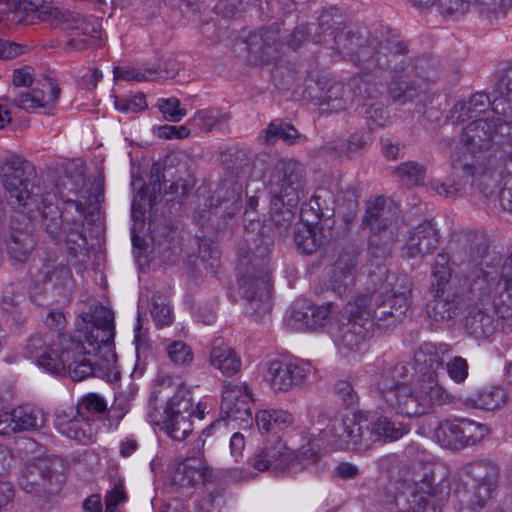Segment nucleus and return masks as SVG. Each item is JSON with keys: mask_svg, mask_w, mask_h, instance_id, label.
<instances>
[{"mask_svg": "<svg viewBox=\"0 0 512 512\" xmlns=\"http://www.w3.org/2000/svg\"><path fill=\"white\" fill-rule=\"evenodd\" d=\"M242 184L233 177L223 179L211 197V206L220 208L228 217L234 216L242 207Z\"/></svg>", "mask_w": 512, "mask_h": 512, "instance_id": "29", "label": "nucleus"}, {"mask_svg": "<svg viewBox=\"0 0 512 512\" xmlns=\"http://www.w3.org/2000/svg\"><path fill=\"white\" fill-rule=\"evenodd\" d=\"M369 432L372 436V443L377 440L395 441L408 432V428L402 423L392 422L385 416L378 417L370 422Z\"/></svg>", "mask_w": 512, "mask_h": 512, "instance_id": "50", "label": "nucleus"}, {"mask_svg": "<svg viewBox=\"0 0 512 512\" xmlns=\"http://www.w3.org/2000/svg\"><path fill=\"white\" fill-rule=\"evenodd\" d=\"M81 348L83 343L80 340L76 341L69 335H58L57 342L51 343L41 354L37 365L51 374L59 375L67 370V365L71 364V359L77 356Z\"/></svg>", "mask_w": 512, "mask_h": 512, "instance_id": "21", "label": "nucleus"}, {"mask_svg": "<svg viewBox=\"0 0 512 512\" xmlns=\"http://www.w3.org/2000/svg\"><path fill=\"white\" fill-rule=\"evenodd\" d=\"M157 106L168 121L179 122L187 114L186 109L180 107V100L175 97L159 99Z\"/></svg>", "mask_w": 512, "mask_h": 512, "instance_id": "64", "label": "nucleus"}, {"mask_svg": "<svg viewBox=\"0 0 512 512\" xmlns=\"http://www.w3.org/2000/svg\"><path fill=\"white\" fill-rule=\"evenodd\" d=\"M212 469L202 457H187L178 466L174 480L181 485L195 486L212 481Z\"/></svg>", "mask_w": 512, "mask_h": 512, "instance_id": "35", "label": "nucleus"}, {"mask_svg": "<svg viewBox=\"0 0 512 512\" xmlns=\"http://www.w3.org/2000/svg\"><path fill=\"white\" fill-rule=\"evenodd\" d=\"M98 359L92 362L95 376L105 379L108 382H116L120 379L121 373L117 366V355L114 346L104 345V349L93 353Z\"/></svg>", "mask_w": 512, "mask_h": 512, "instance_id": "46", "label": "nucleus"}, {"mask_svg": "<svg viewBox=\"0 0 512 512\" xmlns=\"http://www.w3.org/2000/svg\"><path fill=\"white\" fill-rule=\"evenodd\" d=\"M252 153L246 149L238 147H230L220 152V162L227 169L236 171H243L250 164Z\"/></svg>", "mask_w": 512, "mask_h": 512, "instance_id": "56", "label": "nucleus"}, {"mask_svg": "<svg viewBox=\"0 0 512 512\" xmlns=\"http://www.w3.org/2000/svg\"><path fill=\"white\" fill-rule=\"evenodd\" d=\"M412 294V283L406 275L388 276L379 289L357 296L367 298L366 307L371 312L373 325L393 326L405 316Z\"/></svg>", "mask_w": 512, "mask_h": 512, "instance_id": "6", "label": "nucleus"}, {"mask_svg": "<svg viewBox=\"0 0 512 512\" xmlns=\"http://www.w3.org/2000/svg\"><path fill=\"white\" fill-rule=\"evenodd\" d=\"M453 497L456 512H480L491 496L484 490L480 491L476 486L464 482L457 486Z\"/></svg>", "mask_w": 512, "mask_h": 512, "instance_id": "40", "label": "nucleus"}, {"mask_svg": "<svg viewBox=\"0 0 512 512\" xmlns=\"http://www.w3.org/2000/svg\"><path fill=\"white\" fill-rule=\"evenodd\" d=\"M58 461L50 457L33 458L25 463L19 479L20 487L27 493L45 496L53 494V477Z\"/></svg>", "mask_w": 512, "mask_h": 512, "instance_id": "18", "label": "nucleus"}, {"mask_svg": "<svg viewBox=\"0 0 512 512\" xmlns=\"http://www.w3.org/2000/svg\"><path fill=\"white\" fill-rule=\"evenodd\" d=\"M266 367L265 380L276 393L302 387L312 371L310 363L302 360L273 359Z\"/></svg>", "mask_w": 512, "mask_h": 512, "instance_id": "16", "label": "nucleus"}, {"mask_svg": "<svg viewBox=\"0 0 512 512\" xmlns=\"http://www.w3.org/2000/svg\"><path fill=\"white\" fill-rule=\"evenodd\" d=\"M488 252L489 240L486 235L468 233L452 247V264L460 267L471 283L481 270L484 272L481 265Z\"/></svg>", "mask_w": 512, "mask_h": 512, "instance_id": "15", "label": "nucleus"}, {"mask_svg": "<svg viewBox=\"0 0 512 512\" xmlns=\"http://www.w3.org/2000/svg\"><path fill=\"white\" fill-rule=\"evenodd\" d=\"M71 278L68 266L54 262L45 263L40 270L32 274V280L37 284L53 283L54 286H65Z\"/></svg>", "mask_w": 512, "mask_h": 512, "instance_id": "51", "label": "nucleus"}, {"mask_svg": "<svg viewBox=\"0 0 512 512\" xmlns=\"http://www.w3.org/2000/svg\"><path fill=\"white\" fill-rule=\"evenodd\" d=\"M512 119L508 123L496 116L478 119L469 123L460 136L461 144L470 152L475 161L458 157L452 161V169L459 177H472L477 171L497 169L500 164L512 174Z\"/></svg>", "mask_w": 512, "mask_h": 512, "instance_id": "2", "label": "nucleus"}, {"mask_svg": "<svg viewBox=\"0 0 512 512\" xmlns=\"http://www.w3.org/2000/svg\"><path fill=\"white\" fill-rule=\"evenodd\" d=\"M429 292L433 299L427 303L426 311L428 316L436 322H444L453 319L459 311V302L453 295L439 292L436 293L435 284L431 283Z\"/></svg>", "mask_w": 512, "mask_h": 512, "instance_id": "41", "label": "nucleus"}, {"mask_svg": "<svg viewBox=\"0 0 512 512\" xmlns=\"http://www.w3.org/2000/svg\"><path fill=\"white\" fill-rule=\"evenodd\" d=\"M358 257L354 251H343L330 268L331 289L340 297L349 294L354 287Z\"/></svg>", "mask_w": 512, "mask_h": 512, "instance_id": "26", "label": "nucleus"}, {"mask_svg": "<svg viewBox=\"0 0 512 512\" xmlns=\"http://www.w3.org/2000/svg\"><path fill=\"white\" fill-rule=\"evenodd\" d=\"M85 354H87L86 347L83 345L77 356L71 359V364L67 365L73 381H82L91 375L95 376L94 365L84 357Z\"/></svg>", "mask_w": 512, "mask_h": 512, "instance_id": "60", "label": "nucleus"}, {"mask_svg": "<svg viewBox=\"0 0 512 512\" xmlns=\"http://www.w3.org/2000/svg\"><path fill=\"white\" fill-rule=\"evenodd\" d=\"M464 474L469 478L466 483L491 496L499 480V467L491 461L478 460L466 464Z\"/></svg>", "mask_w": 512, "mask_h": 512, "instance_id": "34", "label": "nucleus"}, {"mask_svg": "<svg viewBox=\"0 0 512 512\" xmlns=\"http://www.w3.org/2000/svg\"><path fill=\"white\" fill-rule=\"evenodd\" d=\"M336 42L337 48L349 55L352 64L366 74L380 76L391 68L395 72L409 73L410 76L415 74L427 81H433L438 76L440 64L435 58L423 55L413 61L409 57L407 43L389 31L350 32L340 35Z\"/></svg>", "mask_w": 512, "mask_h": 512, "instance_id": "1", "label": "nucleus"}, {"mask_svg": "<svg viewBox=\"0 0 512 512\" xmlns=\"http://www.w3.org/2000/svg\"><path fill=\"white\" fill-rule=\"evenodd\" d=\"M398 229L370 231L368 240V252L377 259H385L392 253L395 243L398 241Z\"/></svg>", "mask_w": 512, "mask_h": 512, "instance_id": "47", "label": "nucleus"}, {"mask_svg": "<svg viewBox=\"0 0 512 512\" xmlns=\"http://www.w3.org/2000/svg\"><path fill=\"white\" fill-rule=\"evenodd\" d=\"M91 419L88 415L79 416L73 408L56 413L55 425L68 438L86 443L91 439Z\"/></svg>", "mask_w": 512, "mask_h": 512, "instance_id": "31", "label": "nucleus"}, {"mask_svg": "<svg viewBox=\"0 0 512 512\" xmlns=\"http://www.w3.org/2000/svg\"><path fill=\"white\" fill-rule=\"evenodd\" d=\"M251 403V393L246 385L244 392L227 386L222 393L220 411L225 419L247 426L253 421Z\"/></svg>", "mask_w": 512, "mask_h": 512, "instance_id": "24", "label": "nucleus"}, {"mask_svg": "<svg viewBox=\"0 0 512 512\" xmlns=\"http://www.w3.org/2000/svg\"><path fill=\"white\" fill-rule=\"evenodd\" d=\"M366 304L367 298L356 296L342 310V318L347 322L340 325L337 341L349 350L359 347L372 332L373 321Z\"/></svg>", "mask_w": 512, "mask_h": 512, "instance_id": "12", "label": "nucleus"}, {"mask_svg": "<svg viewBox=\"0 0 512 512\" xmlns=\"http://www.w3.org/2000/svg\"><path fill=\"white\" fill-rule=\"evenodd\" d=\"M82 318L85 323L83 344L90 348H86L87 354L104 349V345L114 346V314L110 309L96 306Z\"/></svg>", "mask_w": 512, "mask_h": 512, "instance_id": "17", "label": "nucleus"}, {"mask_svg": "<svg viewBox=\"0 0 512 512\" xmlns=\"http://www.w3.org/2000/svg\"><path fill=\"white\" fill-rule=\"evenodd\" d=\"M107 409L106 401L96 393L85 395L77 404L76 411L79 416L85 415V412L92 414H101Z\"/></svg>", "mask_w": 512, "mask_h": 512, "instance_id": "63", "label": "nucleus"}, {"mask_svg": "<svg viewBox=\"0 0 512 512\" xmlns=\"http://www.w3.org/2000/svg\"><path fill=\"white\" fill-rule=\"evenodd\" d=\"M506 400L504 389L496 386L481 389L476 397H467L464 400L465 406L484 410H494Z\"/></svg>", "mask_w": 512, "mask_h": 512, "instance_id": "52", "label": "nucleus"}, {"mask_svg": "<svg viewBox=\"0 0 512 512\" xmlns=\"http://www.w3.org/2000/svg\"><path fill=\"white\" fill-rule=\"evenodd\" d=\"M384 72L391 74L390 81L387 84V92L394 103L403 105L419 96L421 89L416 81L411 79L409 73L395 72L391 68Z\"/></svg>", "mask_w": 512, "mask_h": 512, "instance_id": "37", "label": "nucleus"}, {"mask_svg": "<svg viewBox=\"0 0 512 512\" xmlns=\"http://www.w3.org/2000/svg\"><path fill=\"white\" fill-rule=\"evenodd\" d=\"M335 200L331 190L319 187L315 190L309 201L300 210L301 219L310 224H316L323 219H330L334 215Z\"/></svg>", "mask_w": 512, "mask_h": 512, "instance_id": "30", "label": "nucleus"}, {"mask_svg": "<svg viewBox=\"0 0 512 512\" xmlns=\"http://www.w3.org/2000/svg\"><path fill=\"white\" fill-rule=\"evenodd\" d=\"M60 94V88L50 78L38 81L30 92H21L13 98L14 104L25 111L47 108L54 104Z\"/></svg>", "mask_w": 512, "mask_h": 512, "instance_id": "27", "label": "nucleus"}, {"mask_svg": "<svg viewBox=\"0 0 512 512\" xmlns=\"http://www.w3.org/2000/svg\"><path fill=\"white\" fill-rule=\"evenodd\" d=\"M261 433L275 432L287 428L293 423V416L285 410H261L255 416Z\"/></svg>", "mask_w": 512, "mask_h": 512, "instance_id": "49", "label": "nucleus"}, {"mask_svg": "<svg viewBox=\"0 0 512 512\" xmlns=\"http://www.w3.org/2000/svg\"><path fill=\"white\" fill-rule=\"evenodd\" d=\"M489 433L486 425L467 418L446 419L434 430L435 440L451 450H460L475 445Z\"/></svg>", "mask_w": 512, "mask_h": 512, "instance_id": "13", "label": "nucleus"}, {"mask_svg": "<svg viewBox=\"0 0 512 512\" xmlns=\"http://www.w3.org/2000/svg\"><path fill=\"white\" fill-rule=\"evenodd\" d=\"M495 306L502 316H512V251L501 265L495 285Z\"/></svg>", "mask_w": 512, "mask_h": 512, "instance_id": "38", "label": "nucleus"}, {"mask_svg": "<svg viewBox=\"0 0 512 512\" xmlns=\"http://www.w3.org/2000/svg\"><path fill=\"white\" fill-rule=\"evenodd\" d=\"M376 74H366L360 69V72L353 75L348 82L349 90L341 82H333L327 88L322 97L321 105L327 106V110L338 112L348 108L355 100H373L381 95L380 85L372 78L378 77Z\"/></svg>", "mask_w": 512, "mask_h": 512, "instance_id": "9", "label": "nucleus"}, {"mask_svg": "<svg viewBox=\"0 0 512 512\" xmlns=\"http://www.w3.org/2000/svg\"><path fill=\"white\" fill-rule=\"evenodd\" d=\"M209 364L224 376L231 377L241 369V359L227 343L214 342L209 353Z\"/></svg>", "mask_w": 512, "mask_h": 512, "instance_id": "39", "label": "nucleus"}, {"mask_svg": "<svg viewBox=\"0 0 512 512\" xmlns=\"http://www.w3.org/2000/svg\"><path fill=\"white\" fill-rule=\"evenodd\" d=\"M414 364L419 377L437 376L442 365L437 347L431 343L421 345L414 354Z\"/></svg>", "mask_w": 512, "mask_h": 512, "instance_id": "45", "label": "nucleus"}, {"mask_svg": "<svg viewBox=\"0 0 512 512\" xmlns=\"http://www.w3.org/2000/svg\"><path fill=\"white\" fill-rule=\"evenodd\" d=\"M358 195L353 187H347L341 191L338 199V209L346 224L353 221L357 215Z\"/></svg>", "mask_w": 512, "mask_h": 512, "instance_id": "61", "label": "nucleus"}, {"mask_svg": "<svg viewBox=\"0 0 512 512\" xmlns=\"http://www.w3.org/2000/svg\"><path fill=\"white\" fill-rule=\"evenodd\" d=\"M407 376V366L404 363H396L383 367L377 381L379 397L397 414L404 400L401 394L404 389L409 388L405 383Z\"/></svg>", "mask_w": 512, "mask_h": 512, "instance_id": "19", "label": "nucleus"}, {"mask_svg": "<svg viewBox=\"0 0 512 512\" xmlns=\"http://www.w3.org/2000/svg\"><path fill=\"white\" fill-rule=\"evenodd\" d=\"M298 138H300L298 130L292 124L281 119L271 121L264 136L267 144H274L276 141L282 140L288 145H293Z\"/></svg>", "mask_w": 512, "mask_h": 512, "instance_id": "54", "label": "nucleus"}, {"mask_svg": "<svg viewBox=\"0 0 512 512\" xmlns=\"http://www.w3.org/2000/svg\"><path fill=\"white\" fill-rule=\"evenodd\" d=\"M192 417L162 416L163 429L173 440L183 441L193 431Z\"/></svg>", "mask_w": 512, "mask_h": 512, "instance_id": "55", "label": "nucleus"}, {"mask_svg": "<svg viewBox=\"0 0 512 512\" xmlns=\"http://www.w3.org/2000/svg\"><path fill=\"white\" fill-rule=\"evenodd\" d=\"M398 414L414 417L427 413L434 406L450 402V394L438 383L437 376L419 377L414 387L404 389Z\"/></svg>", "mask_w": 512, "mask_h": 512, "instance_id": "10", "label": "nucleus"}, {"mask_svg": "<svg viewBox=\"0 0 512 512\" xmlns=\"http://www.w3.org/2000/svg\"><path fill=\"white\" fill-rule=\"evenodd\" d=\"M342 17L339 10L335 7L324 10L318 18V25L312 34V41L316 44L328 43L331 40L330 48L333 50V57L348 60L352 63L349 55H346L341 49L337 48V38L342 34L353 33L357 31H366L365 29H346L340 28Z\"/></svg>", "mask_w": 512, "mask_h": 512, "instance_id": "23", "label": "nucleus"}, {"mask_svg": "<svg viewBox=\"0 0 512 512\" xmlns=\"http://www.w3.org/2000/svg\"><path fill=\"white\" fill-rule=\"evenodd\" d=\"M249 463L259 472L270 471L275 475L297 473L300 466L295 452L280 437L260 448Z\"/></svg>", "mask_w": 512, "mask_h": 512, "instance_id": "14", "label": "nucleus"}, {"mask_svg": "<svg viewBox=\"0 0 512 512\" xmlns=\"http://www.w3.org/2000/svg\"><path fill=\"white\" fill-rule=\"evenodd\" d=\"M175 232L168 227H156L151 230V239L154 242V249L161 260L173 264L178 260L181 249L175 240Z\"/></svg>", "mask_w": 512, "mask_h": 512, "instance_id": "42", "label": "nucleus"}, {"mask_svg": "<svg viewBox=\"0 0 512 512\" xmlns=\"http://www.w3.org/2000/svg\"><path fill=\"white\" fill-rule=\"evenodd\" d=\"M439 243V235L431 221H424L410 232L405 243L408 258H423L432 254Z\"/></svg>", "mask_w": 512, "mask_h": 512, "instance_id": "28", "label": "nucleus"}, {"mask_svg": "<svg viewBox=\"0 0 512 512\" xmlns=\"http://www.w3.org/2000/svg\"><path fill=\"white\" fill-rule=\"evenodd\" d=\"M245 241L247 250H241L237 268L240 275V291L246 301V313L258 321L271 311L268 257L274 240L263 230L255 234L246 229Z\"/></svg>", "mask_w": 512, "mask_h": 512, "instance_id": "3", "label": "nucleus"}, {"mask_svg": "<svg viewBox=\"0 0 512 512\" xmlns=\"http://www.w3.org/2000/svg\"><path fill=\"white\" fill-rule=\"evenodd\" d=\"M504 104L502 97L495 98L491 101L486 93L477 92L472 95L467 102L456 103L453 107V114H458L457 119L463 122L466 119L479 115L491 106L495 113L505 115V108L503 107L500 110V105Z\"/></svg>", "mask_w": 512, "mask_h": 512, "instance_id": "36", "label": "nucleus"}, {"mask_svg": "<svg viewBox=\"0 0 512 512\" xmlns=\"http://www.w3.org/2000/svg\"><path fill=\"white\" fill-rule=\"evenodd\" d=\"M369 429L368 414L361 411L346 416L335 415L329 419L321 433L339 448L363 452L372 445Z\"/></svg>", "mask_w": 512, "mask_h": 512, "instance_id": "8", "label": "nucleus"}, {"mask_svg": "<svg viewBox=\"0 0 512 512\" xmlns=\"http://www.w3.org/2000/svg\"><path fill=\"white\" fill-rule=\"evenodd\" d=\"M496 277L482 270L469 285L472 306L464 320V329L468 335L477 340H487L495 334L500 326L502 316L495 306Z\"/></svg>", "mask_w": 512, "mask_h": 512, "instance_id": "5", "label": "nucleus"}, {"mask_svg": "<svg viewBox=\"0 0 512 512\" xmlns=\"http://www.w3.org/2000/svg\"><path fill=\"white\" fill-rule=\"evenodd\" d=\"M297 206H290L287 199L270 196V218L280 235H285L292 228Z\"/></svg>", "mask_w": 512, "mask_h": 512, "instance_id": "43", "label": "nucleus"}, {"mask_svg": "<svg viewBox=\"0 0 512 512\" xmlns=\"http://www.w3.org/2000/svg\"><path fill=\"white\" fill-rule=\"evenodd\" d=\"M419 454L421 457L400 461L397 466L395 503L401 512H427L430 499L442 500L450 494L448 478L437 477L435 464L424 451Z\"/></svg>", "mask_w": 512, "mask_h": 512, "instance_id": "4", "label": "nucleus"}, {"mask_svg": "<svg viewBox=\"0 0 512 512\" xmlns=\"http://www.w3.org/2000/svg\"><path fill=\"white\" fill-rule=\"evenodd\" d=\"M399 208L389 198L376 196L365 202L362 227L370 231L398 229Z\"/></svg>", "mask_w": 512, "mask_h": 512, "instance_id": "20", "label": "nucleus"}, {"mask_svg": "<svg viewBox=\"0 0 512 512\" xmlns=\"http://www.w3.org/2000/svg\"><path fill=\"white\" fill-rule=\"evenodd\" d=\"M305 166L295 159H280L274 165L267 182L269 195L287 199L298 205L305 185Z\"/></svg>", "mask_w": 512, "mask_h": 512, "instance_id": "11", "label": "nucleus"}, {"mask_svg": "<svg viewBox=\"0 0 512 512\" xmlns=\"http://www.w3.org/2000/svg\"><path fill=\"white\" fill-rule=\"evenodd\" d=\"M450 262H452V254L439 253L436 256L432 267V283L435 284L436 293H444L446 286L450 282L452 276V269L449 265Z\"/></svg>", "mask_w": 512, "mask_h": 512, "instance_id": "57", "label": "nucleus"}, {"mask_svg": "<svg viewBox=\"0 0 512 512\" xmlns=\"http://www.w3.org/2000/svg\"><path fill=\"white\" fill-rule=\"evenodd\" d=\"M0 177L8 203L20 213H30L39 203V187L32 163L18 154L7 156L0 165Z\"/></svg>", "mask_w": 512, "mask_h": 512, "instance_id": "7", "label": "nucleus"}, {"mask_svg": "<svg viewBox=\"0 0 512 512\" xmlns=\"http://www.w3.org/2000/svg\"><path fill=\"white\" fill-rule=\"evenodd\" d=\"M40 21L59 28L69 35L93 37L97 33L96 26L90 18L65 8L53 7L41 11Z\"/></svg>", "mask_w": 512, "mask_h": 512, "instance_id": "22", "label": "nucleus"}, {"mask_svg": "<svg viewBox=\"0 0 512 512\" xmlns=\"http://www.w3.org/2000/svg\"><path fill=\"white\" fill-rule=\"evenodd\" d=\"M35 245L36 242L31 234L24 230H14L7 241L8 254L14 261L25 263L34 250Z\"/></svg>", "mask_w": 512, "mask_h": 512, "instance_id": "48", "label": "nucleus"}, {"mask_svg": "<svg viewBox=\"0 0 512 512\" xmlns=\"http://www.w3.org/2000/svg\"><path fill=\"white\" fill-rule=\"evenodd\" d=\"M88 193V191L86 192ZM84 201L69 200L67 203H71L75 206V209L83 214L87 215L93 213L94 210L99 208V205L104 201V188L102 185L97 184L93 191L89 192L88 196H83Z\"/></svg>", "mask_w": 512, "mask_h": 512, "instance_id": "62", "label": "nucleus"}, {"mask_svg": "<svg viewBox=\"0 0 512 512\" xmlns=\"http://www.w3.org/2000/svg\"><path fill=\"white\" fill-rule=\"evenodd\" d=\"M44 413L34 407L19 406L0 415V435L37 430L44 426Z\"/></svg>", "mask_w": 512, "mask_h": 512, "instance_id": "25", "label": "nucleus"}, {"mask_svg": "<svg viewBox=\"0 0 512 512\" xmlns=\"http://www.w3.org/2000/svg\"><path fill=\"white\" fill-rule=\"evenodd\" d=\"M294 241L302 253L312 254L323 245V236L314 224L307 223L295 230Z\"/></svg>", "mask_w": 512, "mask_h": 512, "instance_id": "53", "label": "nucleus"}, {"mask_svg": "<svg viewBox=\"0 0 512 512\" xmlns=\"http://www.w3.org/2000/svg\"><path fill=\"white\" fill-rule=\"evenodd\" d=\"M13 8L0 11V22L10 24H32L35 19L40 20L42 10L53 9L47 0H13Z\"/></svg>", "mask_w": 512, "mask_h": 512, "instance_id": "32", "label": "nucleus"}, {"mask_svg": "<svg viewBox=\"0 0 512 512\" xmlns=\"http://www.w3.org/2000/svg\"><path fill=\"white\" fill-rule=\"evenodd\" d=\"M170 362L177 367H188L194 359L192 348L182 340L167 341L164 346Z\"/></svg>", "mask_w": 512, "mask_h": 512, "instance_id": "58", "label": "nucleus"}, {"mask_svg": "<svg viewBox=\"0 0 512 512\" xmlns=\"http://www.w3.org/2000/svg\"><path fill=\"white\" fill-rule=\"evenodd\" d=\"M393 174L406 185H419L426 176V167L415 161H407L397 166Z\"/></svg>", "mask_w": 512, "mask_h": 512, "instance_id": "59", "label": "nucleus"}, {"mask_svg": "<svg viewBox=\"0 0 512 512\" xmlns=\"http://www.w3.org/2000/svg\"><path fill=\"white\" fill-rule=\"evenodd\" d=\"M194 400L192 392L185 384H178L177 390L168 399L163 411V416L193 417Z\"/></svg>", "mask_w": 512, "mask_h": 512, "instance_id": "44", "label": "nucleus"}, {"mask_svg": "<svg viewBox=\"0 0 512 512\" xmlns=\"http://www.w3.org/2000/svg\"><path fill=\"white\" fill-rule=\"evenodd\" d=\"M278 34L279 28L274 26L263 27L251 33L246 40L249 52L259 55L261 61L274 59L283 45Z\"/></svg>", "mask_w": 512, "mask_h": 512, "instance_id": "33", "label": "nucleus"}]
</instances>
